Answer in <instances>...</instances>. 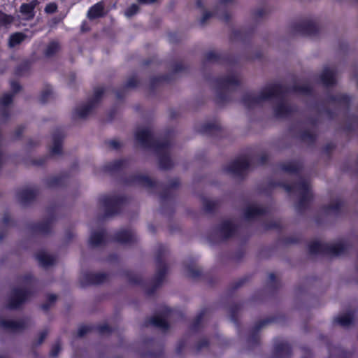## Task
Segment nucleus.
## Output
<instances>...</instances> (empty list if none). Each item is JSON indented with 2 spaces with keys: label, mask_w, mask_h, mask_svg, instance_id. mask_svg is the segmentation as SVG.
Returning a JSON list of instances; mask_svg holds the SVG:
<instances>
[{
  "label": "nucleus",
  "mask_w": 358,
  "mask_h": 358,
  "mask_svg": "<svg viewBox=\"0 0 358 358\" xmlns=\"http://www.w3.org/2000/svg\"><path fill=\"white\" fill-rule=\"evenodd\" d=\"M38 3V0H31L30 2L23 3L20 6V12L26 20H31L34 17V8Z\"/></svg>",
  "instance_id": "nucleus-1"
},
{
  "label": "nucleus",
  "mask_w": 358,
  "mask_h": 358,
  "mask_svg": "<svg viewBox=\"0 0 358 358\" xmlns=\"http://www.w3.org/2000/svg\"><path fill=\"white\" fill-rule=\"evenodd\" d=\"M278 88L275 86H270L264 89L258 97H252L254 102H259L266 100L277 94Z\"/></svg>",
  "instance_id": "nucleus-2"
},
{
  "label": "nucleus",
  "mask_w": 358,
  "mask_h": 358,
  "mask_svg": "<svg viewBox=\"0 0 358 358\" xmlns=\"http://www.w3.org/2000/svg\"><path fill=\"white\" fill-rule=\"evenodd\" d=\"M25 299V292L22 290L15 291L11 298L10 306L11 308H16Z\"/></svg>",
  "instance_id": "nucleus-3"
},
{
  "label": "nucleus",
  "mask_w": 358,
  "mask_h": 358,
  "mask_svg": "<svg viewBox=\"0 0 358 358\" xmlns=\"http://www.w3.org/2000/svg\"><path fill=\"white\" fill-rule=\"evenodd\" d=\"M88 17L90 19L99 17L103 15V6L101 3H98L93 6L88 11Z\"/></svg>",
  "instance_id": "nucleus-4"
},
{
  "label": "nucleus",
  "mask_w": 358,
  "mask_h": 358,
  "mask_svg": "<svg viewBox=\"0 0 358 358\" xmlns=\"http://www.w3.org/2000/svg\"><path fill=\"white\" fill-rule=\"evenodd\" d=\"M321 79L324 84L331 85L335 81L334 73L331 68H325L321 76Z\"/></svg>",
  "instance_id": "nucleus-5"
},
{
  "label": "nucleus",
  "mask_w": 358,
  "mask_h": 358,
  "mask_svg": "<svg viewBox=\"0 0 358 358\" xmlns=\"http://www.w3.org/2000/svg\"><path fill=\"white\" fill-rule=\"evenodd\" d=\"M26 38V36L21 33L17 32L10 35L8 41V45L10 48H13L17 45L21 43Z\"/></svg>",
  "instance_id": "nucleus-6"
},
{
  "label": "nucleus",
  "mask_w": 358,
  "mask_h": 358,
  "mask_svg": "<svg viewBox=\"0 0 358 358\" xmlns=\"http://www.w3.org/2000/svg\"><path fill=\"white\" fill-rule=\"evenodd\" d=\"M37 259L43 266H49L54 262V258L45 252H39L37 256Z\"/></svg>",
  "instance_id": "nucleus-7"
},
{
  "label": "nucleus",
  "mask_w": 358,
  "mask_h": 358,
  "mask_svg": "<svg viewBox=\"0 0 358 358\" xmlns=\"http://www.w3.org/2000/svg\"><path fill=\"white\" fill-rule=\"evenodd\" d=\"M352 320V316L349 313L341 314L335 318V322L343 327L349 325Z\"/></svg>",
  "instance_id": "nucleus-8"
},
{
  "label": "nucleus",
  "mask_w": 358,
  "mask_h": 358,
  "mask_svg": "<svg viewBox=\"0 0 358 358\" xmlns=\"http://www.w3.org/2000/svg\"><path fill=\"white\" fill-rule=\"evenodd\" d=\"M150 138V131L148 129H140L136 133V138L139 142L144 143L148 141Z\"/></svg>",
  "instance_id": "nucleus-9"
},
{
  "label": "nucleus",
  "mask_w": 358,
  "mask_h": 358,
  "mask_svg": "<svg viewBox=\"0 0 358 358\" xmlns=\"http://www.w3.org/2000/svg\"><path fill=\"white\" fill-rule=\"evenodd\" d=\"M103 240V232L99 231L94 233L90 238V243L92 245H98Z\"/></svg>",
  "instance_id": "nucleus-10"
},
{
  "label": "nucleus",
  "mask_w": 358,
  "mask_h": 358,
  "mask_svg": "<svg viewBox=\"0 0 358 358\" xmlns=\"http://www.w3.org/2000/svg\"><path fill=\"white\" fill-rule=\"evenodd\" d=\"M152 324L155 326L165 329L167 327V322L166 320L161 316H155L151 320Z\"/></svg>",
  "instance_id": "nucleus-11"
},
{
  "label": "nucleus",
  "mask_w": 358,
  "mask_h": 358,
  "mask_svg": "<svg viewBox=\"0 0 358 358\" xmlns=\"http://www.w3.org/2000/svg\"><path fill=\"white\" fill-rule=\"evenodd\" d=\"M13 17L5 13H0V26H6L13 22Z\"/></svg>",
  "instance_id": "nucleus-12"
},
{
  "label": "nucleus",
  "mask_w": 358,
  "mask_h": 358,
  "mask_svg": "<svg viewBox=\"0 0 358 358\" xmlns=\"http://www.w3.org/2000/svg\"><path fill=\"white\" fill-rule=\"evenodd\" d=\"M248 165V162H246L245 161H244V162L238 161V162H235V164H234V166L235 167L233 169L232 171L234 173H238V172L246 169Z\"/></svg>",
  "instance_id": "nucleus-13"
},
{
  "label": "nucleus",
  "mask_w": 358,
  "mask_h": 358,
  "mask_svg": "<svg viewBox=\"0 0 358 358\" xmlns=\"http://www.w3.org/2000/svg\"><path fill=\"white\" fill-rule=\"evenodd\" d=\"M131 233L129 231H124L121 232L118 238L119 241L123 243L129 242L131 240Z\"/></svg>",
  "instance_id": "nucleus-14"
},
{
  "label": "nucleus",
  "mask_w": 358,
  "mask_h": 358,
  "mask_svg": "<svg viewBox=\"0 0 358 358\" xmlns=\"http://www.w3.org/2000/svg\"><path fill=\"white\" fill-rule=\"evenodd\" d=\"M138 10V6L136 4H133L125 10V15L128 17H130L135 15Z\"/></svg>",
  "instance_id": "nucleus-15"
},
{
  "label": "nucleus",
  "mask_w": 358,
  "mask_h": 358,
  "mask_svg": "<svg viewBox=\"0 0 358 358\" xmlns=\"http://www.w3.org/2000/svg\"><path fill=\"white\" fill-rule=\"evenodd\" d=\"M12 101V96L10 94L3 95L0 100V106L5 107L10 103Z\"/></svg>",
  "instance_id": "nucleus-16"
},
{
  "label": "nucleus",
  "mask_w": 358,
  "mask_h": 358,
  "mask_svg": "<svg viewBox=\"0 0 358 358\" xmlns=\"http://www.w3.org/2000/svg\"><path fill=\"white\" fill-rule=\"evenodd\" d=\"M91 108H92V106L90 105V106H83V107L78 109V110H77L78 116H79L80 117H85L90 112Z\"/></svg>",
  "instance_id": "nucleus-17"
},
{
  "label": "nucleus",
  "mask_w": 358,
  "mask_h": 358,
  "mask_svg": "<svg viewBox=\"0 0 358 358\" xmlns=\"http://www.w3.org/2000/svg\"><path fill=\"white\" fill-rule=\"evenodd\" d=\"M62 148L61 143L58 141H55L51 148V152L52 155H57L60 153Z\"/></svg>",
  "instance_id": "nucleus-18"
},
{
  "label": "nucleus",
  "mask_w": 358,
  "mask_h": 358,
  "mask_svg": "<svg viewBox=\"0 0 358 358\" xmlns=\"http://www.w3.org/2000/svg\"><path fill=\"white\" fill-rule=\"evenodd\" d=\"M2 325L6 328L17 329L19 327L18 323L15 321H4Z\"/></svg>",
  "instance_id": "nucleus-19"
},
{
  "label": "nucleus",
  "mask_w": 358,
  "mask_h": 358,
  "mask_svg": "<svg viewBox=\"0 0 358 358\" xmlns=\"http://www.w3.org/2000/svg\"><path fill=\"white\" fill-rule=\"evenodd\" d=\"M234 229V227L231 223H227L223 227V232L226 237L229 236Z\"/></svg>",
  "instance_id": "nucleus-20"
},
{
  "label": "nucleus",
  "mask_w": 358,
  "mask_h": 358,
  "mask_svg": "<svg viewBox=\"0 0 358 358\" xmlns=\"http://www.w3.org/2000/svg\"><path fill=\"white\" fill-rule=\"evenodd\" d=\"M57 6L55 3H49L45 8V12L46 13H53L56 11Z\"/></svg>",
  "instance_id": "nucleus-21"
},
{
  "label": "nucleus",
  "mask_w": 358,
  "mask_h": 358,
  "mask_svg": "<svg viewBox=\"0 0 358 358\" xmlns=\"http://www.w3.org/2000/svg\"><path fill=\"white\" fill-rule=\"evenodd\" d=\"M91 280L90 282L92 283H99L101 282L103 280L104 275L101 274H96L91 275Z\"/></svg>",
  "instance_id": "nucleus-22"
},
{
  "label": "nucleus",
  "mask_w": 358,
  "mask_h": 358,
  "mask_svg": "<svg viewBox=\"0 0 358 358\" xmlns=\"http://www.w3.org/2000/svg\"><path fill=\"white\" fill-rule=\"evenodd\" d=\"M58 48V44L55 42L51 43L47 48L46 53L50 55Z\"/></svg>",
  "instance_id": "nucleus-23"
},
{
  "label": "nucleus",
  "mask_w": 358,
  "mask_h": 358,
  "mask_svg": "<svg viewBox=\"0 0 358 358\" xmlns=\"http://www.w3.org/2000/svg\"><path fill=\"white\" fill-rule=\"evenodd\" d=\"M103 203L106 206H113L115 204L116 201L113 199L107 197L104 199Z\"/></svg>",
  "instance_id": "nucleus-24"
},
{
  "label": "nucleus",
  "mask_w": 358,
  "mask_h": 358,
  "mask_svg": "<svg viewBox=\"0 0 358 358\" xmlns=\"http://www.w3.org/2000/svg\"><path fill=\"white\" fill-rule=\"evenodd\" d=\"M250 210H251L252 212V213H248V217H250V216H252L253 215H255V214L258 213V210L255 207H252Z\"/></svg>",
  "instance_id": "nucleus-25"
},
{
  "label": "nucleus",
  "mask_w": 358,
  "mask_h": 358,
  "mask_svg": "<svg viewBox=\"0 0 358 358\" xmlns=\"http://www.w3.org/2000/svg\"><path fill=\"white\" fill-rule=\"evenodd\" d=\"M87 331V328L86 327H82L79 329L78 331V334L80 336H82L84 334V333Z\"/></svg>",
  "instance_id": "nucleus-26"
},
{
  "label": "nucleus",
  "mask_w": 358,
  "mask_h": 358,
  "mask_svg": "<svg viewBox=\"0 0 358 358\" xmlns=\"http://www.w3.org/2000/svg\"><path fill=\"white\" fill-rule=\"evenodd\" d=\"M50 94V92H45L43 93V94L42 95V101H45L46 100V97H48V96Z\"/></svg>",
  "instance_id": "nucleus-27"
},
{
  "label": "nucleus",
  "mask_w": 358,
  "mask_h": 358,
  "mask_svg": "<svg viewBox=\"0 0 358 358\" xmlns=\"http://www.w3.org/2000/svg\"><path fill=\"white\" fill-rule=\"evenodd\" d=\"M12 87L14 90H17L20 88V86L17 83H13Z\"/></svg>",
  "instance_id": "nucleus-28"
},
{
  "label": "nucleus",
  "mask_w": 358,
  "mask_h": 358,
  "mask_svg": "<svg viewBox=\"0 0 358 358\" xmlns=\"http://www.w3.org/2000/svg\"><path fill=\"white\" fill-rule=\"evenodd\" d=\"M303 190L307 192V193H309V189L307 186H303Z\"/></svg>",
  "instance_id": "nucleus-29"
},
{
  "label": "nucleus",
  "mask_w": 358,
  "mask_h": 358,
  "mask_svg": "<svg viewBox=\"0 0 358 358\" xmlns=\"http://www.w3.org/2000/svg\"><path fill=\"white\" fill-rule=\"evenodd\" d=\"M50 299L52 301H55V300L56 299V296H54V295H52V296H50Z\"/></svg>",
  "instance_id": "nucleus-30"
},
{
  "label": "nucleus",
  "mask_w": 358,
  "mask_h": 358,
  "mask_svg": "<svg viewBox=\"0 0 358 358\" xmlns=\"http://www.w3.org/2000/svg\"><path fill=\"white\" fill-rule=\"evenodd\" d=\"M340 252H341V251L339 250H334V253H336V254H339Z\"/></svg>",
  "instance_id": "nucleus-31"
},
{
  "label": "nucleus",
  "mask_w": 358,
  "mask_h": 358,
  "mask_svg": "<svg viewBox=\"0 0 358 358\" xmlns=\"http://www.w3.org/2000/svg\"><path fill=\"white\" fill-rule=\"evenodd\" d=\"M24 194H31V195H32V194H31V193H30V192H24Z\"/></svg>",
  "instance_id": "nucleus-32"
}]
</instances>
